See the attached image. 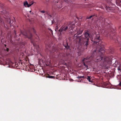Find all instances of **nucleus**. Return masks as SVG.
<instances>
[{
	"instance_id": "nucleus-16",
	"label": "nucleus",
	"mask_w": 121,
	"mask_h": 121,
	"mask_svg": "<svg viewBox=\"0 0 121 121\" xmlns=\"http://www.w3.org/2000/svg\"><path fill=\"white\" fill-rule=\"evenodd\" d=\"M94 15H91L89 17H87L86 18V19H90L93 16H94Z\"/></svg>"
},
{
	"instance_id": "nucleus-30",
	"label": "nucleus",
	"mask_w": 121,
	"mask_h": 121,
	"mask_svg": "<svg viewBox=\"0 0 121 121\" xmlns=\"http://www.w3.org/2000/svg\"><path fill=\"white\" fill-rule=\"evenodd\" d=\"M118 70H121L120 68H118Z\"/></svg>"
},
{
	"instance_id": "nucleus-33",
	"label": "nucleus",
	"mask_w": 121,
	"mask_h": 121,
	"mask_svg": "<svg viewBox=\"0 0 121 121\" xmlns=\"http://www.w3.org/2000/svg\"><path fill=\"white\" fill-rule=\"evenodd\" d=\"M50 17H51V15H50Z\"/></svg>"
},
{
	"instance_id": "nucleus-17",
	"label": "nucleus",
	"mask_w": 121,
	"mask_h": 121,
	"mask_svg": "<svg viewBox=\"0 0 121 121\" xmlns=\"http://www.w3.org/2000/svg\"><path fill=\"white\" fill-rule=\"evenodd\" d=\"M6 45L5 44L4 45V50L5 51H6Z\"/></svg>"
},
{
	"instance_id": "nucleus-24",
	"label": "nucleus",
	"mask_w": 121,
	"mask_h": 121,
	"mask_svg": "<svg viewBox=\"0 0 121 121\" xmlns=\"http://www.w3.org/2000/svg\"><path fill=\"white\" fill-rule=\"evenodd\" d=\"M110 9V8L109 7H108V8H107L108 9H109L110 10H112V9Z\"/></svg>"
},
{
	"instance_id": "nucleus-11",
	"label": "nucleus",
	"mask_w": 121,
	"mask_h": 121,
	"mask_svg": "<svg viewBox=\"0 0 121 121\" xmlns=\"http://www.w3.org/2000/svg\"><path fill=\"white\" fill-rule=\"evenodd\" d=\"M46 1L45 3L47 4H48V2H52L53 1L54 2L58 3V1L57 0H46Z\"/></svg>"
},
{
	"instance_id": "nucleus-15",
	"label": "nucleus",
	"mask_w": 121,
	"mask_h": 121,
	"mask_svg": "<svg viewBox=\"0 0 121 121\" xmlns=\"http://www.w3.org/2000/svg\"><path fill=\"white\" fill-rule=\"evenodd\" d=\"M63 2L68 3V1L67 0H62L61 2V4H62Z\"/></svg>"
},
{
	"instance_id": "nucleus-19",
	"label": "nucleus",
	"mask_w": 121,
	"mask_h": 121,
	"mask_svg": "<svg viewBox=\"0 0 121 121\" xmlns=\"http://www.w3.org/2000/svg\"><path fill=\"white\" fill-rule=\"evenodd\" d=\"M119 3H118V5H119L120 4L121 5V0H120L119 2Z\"/></svg>"
},
{
	"instance_id": "nucleus-3",
	"label": "nucleus",
	"mask_w": 121,
	"mask_h": 121,
	"mask_svg": "<svg viewBox=\"0 0 121 121\" xmlns=\"http://www.w3.org/2000/svg\"><path fill=\"white\" fill-rule=\"evenodd\" d=\"M75 26L74 24L71 22H68L63 26L59 29L60 32H66L68 31L73 30V28Z\"/></svg>"
},
{
	"instance_id": "nucleus-14",
	"label": "nucleus",
	"mask_w": 121,
	"mask_h": 121,
	"mask_svg": "<svg viewBox=\"0 0 121 121\" xmlns=\"http://www.w3.org/2000/svg\"><path fill=\"white\" fill-rule=\"evenodd\" d=\"M87 80H88L90 82H92V81L91 80V76H87Z\"/></svg>"
},
{
	"instance_id": "nucleus-29",
	"label": "nucleus",
	"mask_w": 121,
	"mask_h": 121,
	"mask_svg": "<svg viewBox=\"0 0 121 121\" xmlns=\"http://www.w3.org/2000/svg\"><path fill=\"white\" fill-rule=\"evenodd\" d=\"M14 33H15V34H16V32L15 31H14Z\"/></svg>"
},
{
	"instance_id": "nucleus-32",
	"label": "nucleus",
	"mask_w": 121,
	"mask_h": 121,
	"mask_svg": "<svg viewBox=\"0 0 121 121\" xmlns=\"http://www.w3.org/2000/svg\"><path fill=\"white\" fill-rule=\"evenodd\" d=\"M120 50L121 51V48H120Z\"/></svg>"
},
{
	"instance_id": "nucleus-23",
	"label": "nucleus",
	"mask_w": 121,
	"mask_h": 121,
	"mask_svg": "<svg viewBox=\"0 0 121 121\" xmlns=\"http://www.w3.org/2000/svg\"><path fill=\"white\" fill-rule=\"evenodd\" d=\"M2 61H1L0 60V64H1L2 65Z\"/></svg>"
},
{
	"instance_id": "nucleus-34",
	"label": "nucleus",
	"mask_w": 121,
	"mask_h": 121,
	"mask_svg": "<svg viewBox=\"0 0 121 121\" xmlns=\"http://www.w3.org/2000/svg\"><path fill=\"white\" fill-rule=\"evenodd\" d=\"M116 4H117V1H116Z\"/></svg>"
},
{
	"instance_id": "nucleus-10",
	"label": "nucleus",
	"mask_w": 121,
	"mask_h": 121,
	"mask_svg": "<svg viewBox=\"0 0 121 121\" xmlns=\"http://www.w3.org/2000/svg\"><path fill=\"white\" fill-rule=\"evenodd\" d=\"M63 45L66 49H68L69 48V47L68 45V43L67 41L63 43Z\"/></svg>"
},
{
	"instance_id": "nucleus-35",
	"label": "nucleus",
	"mask_w": 121,
	"mask_h": 121,
	"mask_svg": "<svg viewBox=\"0 0 121 121\" xmlns=\"http://www.w3.org/2000/svg\"><path fill=\"white\" fill-rule=\"evenodd\" d=\"M107 68V67H106V68Z\"/></svg>"
},
{
	"instance_id": "nucleus-27",
	"label": "nucleus",
	"mask_w": 121,
	"mask_h": 121,
	"mask_svg": "<svg viewBox=\"0 0 121 121\" xmlns=\"http://www.w3.org/2000/svg\"><path fill=\"white\" fill-rule=\"evenodd\" d=\"M81 77H82V78H84V76H81Z\"/></svg>"
},
{
	"instance_id": "nucleus-25",
	"label": "nucleus",
	"mask_w": 121,
	"mask_h": 121,
	"mask_svg": "<svg viewBox=\"0 0 121 121\" xmlns=\"http://www.w3.org/2000/svg\"><path fill=\"white\" fill-rule=\"evenodd\" d=\"M56 26L57 27V29L58 28H59V26L58 25H57Z\"/></svg>"
},
{
	"instance_id": "nucleus-28",
	"label": "nucleus",
	"mask_w": 121,
	"mask_h": 121,
	"mask_svg": "<svg viewBox=\"0 0 121 121\" xmlns=\"http://www.w3.org/2000/svg\"><path fill=\"white\" fill-rule=\"evenodd\" d=\"M87 78L86 77H84V78H86L87 79Z\"/></svg>"
},
{
	"instance_id": "nucleus-8",
	"label": "nucleus",
	"mask_w": 121,
	"mask_h": 121,
	"mask_svg": "<svg viewBox=\"0 0 121 121\" xmlns=\"http://www.w3.org/2000/svg\"><path fill=\"white\" fill-rule=\"evenodd\" d=\"M107 51L108 53H111L113 54L114 53V49L112 47H109V49Z\"/></svg>"
},
{
	"instance_id": "nucleus-20",
	"label": "nucleus",
	"mask_w": 121,
	"mask_h": 121,
	"mask_svg": "<svg viewBox=\"0 0 121 121\" xmlns=\"http://www.w3.org/2000/svg\"><path fill=\"white\" fill-rule=\"evenodd\" d=\"M6 51H7V52H8L9 50V49L8 48H6Z\"/></svg>"
},
{
	"instance_id": "nucleus-18",
	"label": "nucleus",
	"mask_w": 121,
	"mask_h": 121,
	"mask_svg": "<svg viewBox=\"0 0 121 121\" xmlns=\"http://www.w3.org/2000/svg\"><path fill=\"white\" fill-rule=\"evenodd\" d=\"M119 30L121 32V26L119 27L118 28Z\"/></svg>"
},
{
	"instance_id": "nucleus-22",
	"label": "nucleus",
	"mask_w": 121,
	"mask_h": 121,
	"mask_svg": "<svg viewBox=\"0 0 121 121\" xmlns=\"http://www.w3.org/2000/svg\"><path fill=\"white\" fill-rule=\"evenodd\" d=\"M40 12L41 13H45V12L44 11H43V10L41 11H40Z\"/></svg>"
},
{
	"instance_id": "nucleus-4",
	"label": "nucleus",
	"mask_w": 121,
	"mask_h": 121,
	"mask_svg": "<svg viewBox=\"0 0 121 121\" xmlns=\"http://www.w3.org/2000/svg\"><path fill=\"white\" fill-rule=\"evenodd\" d=\"M113 30L112 29H111V30H103L102 32H104L103 33L104 35L106 37H109V38L111 39L115 40V39H114V37H115L113 35H114L112 34V32H110L111 31Z\"/></svg>"
},
{
	"instance_id": "nucleus-6",
	"label": "nucleus",
	"mask_w": 121,
	"mask_h": 121,
	"mask_svg": "<svg viewBox=\"0 0 121 121\" xmlns=\"http://www.w3.org/2000/svg\"><path fill=\"white\" fill-rule=\"evenodd\" d=\"M6 19H7L5 18H2L0 17V24L2 26L4 25L5 28L7 30H8L9 29V27L8 26V25H7V24H5V25L4 22V20H6Z\"/></svg>"
},
{
	"instance_id": "nucleus-21",
	"label": "nucleus",
	"mask_w": 121,
	"mask_h": 121,
	"mask_svg": "<svg viewBox=\"0 0 121 121\" xmlns=\"http://www.w3.org/2000/svg\"><path fill=\"white\" fill-rule=\"evenodd\" d=\"M81 78H82L81 76H78V77H77V78L78 79H80Z\"/></svg>"
},
{
	"instance_id": "nucleus-26",
	"label": "nucleus",
	"mask_w": 121,
	"mask_h": 121,
	"mask_svg": "<svg viewBox=\"0 0 121 121\" xmlns=\"http://www.w3.org/2000/svg\"><path fill=\"white\" fill-rule=\"evenodd\" d=\"M119 84L120 86H121V82Z\"/></svg>"
},
{
	"instance_id": "nucleus-2",
	"label": "nucleus",
	"mask_w": 121,
	"mask_h": 121,
	"mask_svg": "<svg viewBox=\"0 0 121 121\" xmlns=\"http://www.w3.org/2000/svg\"><path fill=\"white\" fill-rule=\"evenodd\" d=\"M32 30L35 33L36 35V39L37 40L36 42L34 39L32 38V35L30 31L28 30V31H24L22 32V33L24 37L26 38H28L30 39L31 42L34 46H37V41L39 39V37L38 36L37 34H36V31L34 28L32 29Z\"/></svg>"
},
{
	"instance_id": "nucleus-12",
	"label": "nucleus",
	"mask_w": 121,
	"mask_h": 121,
	"mask_svg": "<svg viewBox=\"0 0 121 121\" xmlns=\"http://www.w3.org/2000/svg\"><path fill=\"white\" fill-rule=\"evenodd\" d=\"M46 77L49 78H55L54 76H50L49 74H47L46 75Z\"/></svg>"
},
{
	"instance_id": "nucleus-1",
	"label": "nucleus",
	"mask_w": 121,
	"mask_h": 121,
	"mask_svg": "<svg viewBox=\"0 0 121 121\" xmlns=\"http://www.w3.org/2000/svg\"><path fill=\"white\" fill-rule=\"evenodd\" d=\"M82 32V31H78L77 33L74 35L73 38L78 42L80 45H83L86 49H87L88 45L89 43V38L92 41H93L94 44L96 47V49L89 57L90 59L94 60L96 59L95 61L98 63L99 65L103 67H106L109 63L110 60L108 57H104L103 56L104 53V46L101 43V41L100 39V35L99 34H96V36L93 40L92 35L90 31L87 30L84 31V35L80 36Z\"/></svg>"
},
{
	"instance_id": "nucleus-31",
	"label": "nucleus",
	"mask_w": 121,
	"mask_h": 121,
	"mask_svg": "<svg viewBox=\"0 0 121 121\" xmlns=\"http://www.w3.org/2000/svg\"><path fill=\"white\" fill-rule=\"evenodd\" d=\"M1 33V30L0 29V34Z\"/></svg>"
},
{
	"instance_id": "nucleus-7",
	"label": "nucleus",
	"mask_w": 121,
	"mask_h": 121,
	"mask_svg": "<svg viewBox=\"0 0 121 121\" xmlns=\"http://www.w3.org/2000/svg\"><path fill=\"white\" fill-rule=\"evenodd\" d=\"M34 2L33 1H31L28 4L27 2L26 1L24 2V5L25 7H29L31 6V5L33 4Z\"/></svg>"
},
{
	"instance_id": "nucleus-13",
	"label": "nucleus",
	"mask_w": 121,
	"mask_h": 121,
	"mask_svg": "<svg viewBox=\"0 0 121 121\" xmlns=\"http://www.w3.org/2000/svg\"><path fill=\"white\" fill-rule=\"evenodd\" d=\"M48 30H49V33L51 35V34L52 35H53V31L52 30H51V29L50 28H48Z\"/></svg>"
},
{
	"instance_id": "nucleus-9",
	"label": "nucleus",
	"mask_w": 121,
	"mask_h": 121,
	"mask_svg": "<svg viewBox=\"0 0 121 121\" xmlns=\"http://www.w3.org/2000/svg\"><path fill=\"white\" fill-rule=\"evenodd\" d=\"M87 59V58H84L82 60V61L83 62V65L84 66V67H83V69H84L86 70H87L88 69V66L87 65H86L85 64L84 62V61L86 60Z\"/></svg>"
},
{
	"instance_id": "nucleus-5",
	"label": "nucleus",
	"mask_w": 121,
	"mask_h": 121,
	"mask_svg": "<svg viewBox=\"0 0 121 121\" xmlns=\"http://www.w3.org/2000/svg\"><path fill=\"white\" fill-rule=\"evenodd\" d=\"M99 19L102 20V24L107 25H109L110 22L107 19H105L104 18H103L101 17H100L99 18Z\"/></svg>"
}]
</instances>
